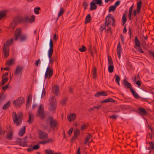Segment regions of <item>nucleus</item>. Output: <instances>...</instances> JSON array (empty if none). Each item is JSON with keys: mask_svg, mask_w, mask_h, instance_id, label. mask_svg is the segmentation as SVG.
<instances>
[{"mask_svg": "<svg viewBox=\"0 0 154 154\" xmlns=\"http://www.w3.org/2000/svg\"><path fill=\"white\" fill-rule=\"evenodd\" d=\"M117 54L118 55L119 59L121 58V54L122 52V50L121 48V46L120 43H119L117 48Z\"/></svg>", "mask_w": 154, "mask_h": 154, "instance_id": "dca6fc26", "label": "nucleus"}, {"mask_svg": "<svg viewBox=\"0 0 154 154\" xmlns=\"http://www.w3.org/2000/svg\"><path fill=\"white\" fill-rule=\"evenodd\" d=\"M53 73V71L52 69H50L49 66H48L46 70V72L45 74V79L50 78L52 76Z\"/></svg>", "mask_w": 154, "mask_h": 154, "instance_id": "423d86ee", "label": "nucleus"}, {"mask_svg": "<svg viewBox=\"0 0 154 154\" xmlns=\"http://www.w3.org/2000/svg\"><path fill=\"white\" fill-rule=\"evenodd\" d=\"M6 15V13L5 11L0 12V20Z\"/></svg>", "mask_w": 154, "mask_h": 154, "instance_id": "4c0bfd02", "label": "nucleus"}, {"mask_svg": "<svg viewBox=\"0 0 154 154\" xmlns=\"http://www.w3.org/2000/svg\"><path fill=\"white\" fill-rule=\"evenodd\" d=\"M138 113L141 116L146 115L147 114L146 109L144 108H139Z\"/></svg>", "mask_w": 154, "mask_h": 154, "instance_id": "ddd939ff", "label": "nucleus"}, {"mask_svg": "<svg viewBox=\"0 0 154 154\" xmlns=\"http://www.w3.org/2000/svg\"><path fill=\"white\" fill-rule=\"evenodd\" d=\"M135 45L137 46H138V47L140 46V42L138 39L137 36H136L135 37Z\"/></svg>", "mask_w": 154, "mask_h": 154, "instance_id": "7c9ffc66", "label": "nucleus"}, {"mask_svg": "<svg viewBox=\"0 0 154 154\" xmlns=\"http://www.w3.org/2000/svg\"><path fill=\"white\" fill-rule=\"evenodd\" d=\"M122 19L123 24H124L125 23L127 20L126 17L125 16L124 14L123 16Z\"/></svg>", "mask_w": 154, "mask_h": 154, "instance_id": "6e6d98bb", "label": "nucleus"}, {"mask_svg": "<svg viewBox=\"0 0 154 154\" xmlns=\"http://www.w3.org/2000/svg\"><path fill=\"white\" fill-rule=\"evenodd\" d=\"M90 10H94L96 9L97 6L92 1L90 3Z\"/></svg>", "mask_w": 154, "mask_h": 154, "instance_id": "b1692460", "label": "nucleus"}, {"mask_svg": "<svg viewBox=\"0 0 154 154\" xmlns=\"http://www.w3.org/2000/svg\"><path fill=\"white\" fill-rule=\"evenodd\" d=\"M24 102V98L21 97L18 98L17 100H14L13 103L14 106L17 107H19Z\"/></svg>", "mask_w": 154, "mask_h": 154, "instance_id": "7ed1b4c3", "label": "nucleus"}, {"mask_svg": "<svg viewBox=\"0 0 154 154\" xmlns=\"http://www.w3.org/2000/svg\"><path fill=\"white\" fill-rule=\"evenodd\" d=\"M8 72H6L3 74L2 77V78H4L5 77H7V76L8 75Z\"/></svg>", "mask_w": 154, "mask_h": 154, "instance_id": "338daca9", "label": "nucleus"}, {"mask_svg": "<svg viewBox=\"0 0 154 154\" xmlns=\"http://www.w3.org/2000/svg\"><path fill=\"white\" fill-rule=\"evenodd\" d=\"M10 104V101H9L5 104L3 107V109H7L9 106Z\"/></svg>", "mask_w": 154, "mask_h": 154, "instance_id": "72a5a7b5", "label": "nucleus"}, {"mask_svg": "<svg viewBox=\"0 0 154 154\" xmlns=\"http://www.w3.org/2000/svg\"><path fill=\"white\" fill-rule=\"evenodd\" d=\"M64 12L63 9L61 8H60V10L59 11L58 14V18L62 15Z\"/></svg>", "mask_w": 154, "mask_h": 154, "instance_id": "c03bdc74", "label": "nucleus"}, {"mask_svg": "<svg viewBox=\"0 0 154 154\" xmlns=\"http://www.w3.org/2000/svg\"><path fill=\"white\" fill-rule=\"evenodd\" d=\"M92 2L96 5L97 4L100 6L102 4V0H93Z\"/></svg>", "mask_w": 154, "mask_h": 154, "instance_id": "cd10ccee", "label": "nucleus"}, {"mask_svg": "<svg viewBox=\"0 0 154 154\" xmlns=\"http://www.w3.org/2000/svg\"><path fill=\"white\" fill-rule=\"evenodd\" d=\"M123 84L128 88H131V84L127 81L125 79L123 80Z\"/></svg>", "mask_w": 154, "mask_h": 154, "instance_id": "4be33fe9", "label": "nucleus"}, {"mask_svg": "<svg viewBox=\"0 0 154 154\" xmlns=\"http://www.w3.org/2000/svg\"><path fill=\"white\" fill-rule=\"evenodd\" d=\"M20 38V41L22 42L25 41L27 39V37L25 35H22Z\"/></svg>", "mask_w": 154, "mask_h": 154, "instance_id": "c9c22d12", "label": "nucleus"}, {"mask_svg": "<svg viewBox=\"0 0 154 154\" xmlns=\"http://www.w3.org/2000/svg\"><path fill=\"white\" fill-rule=\"evenodd\" d=\"M21 29L20 28L16 29L14 34V39L15 41H17L21 36Z\"/></svg>", "mask_w": 154, "mask_h": 154, "instance_id": "1a4fd4ad", "label": "nucleus"}, {"mask_svg": "<svg viewBox=\"0 0 154 154\" xmlns=\"http://www.w3.org/2000/svg\"><path fill=\"white\" fill-rule=\"evenodd\" d=\"M3 52L4 54V56L5 58H7L9 55V49L8 48H5V47H3Z\"/></svg>", "mask_w": 154, "mask_h": 154, "instance_id": "aec40b11", "label": "nucleus"}, {"mask_svg": "<svg viewBox=\"0 0 154 154\" xmlns=\"http://www.w3.org/2000/svg\"><path fill=\"white\" fill-rule=\"evenodd\" d=\"M74 136L72 138V139H76L78 136L80 134V130L78 128H76L75 129L74 131Z\"/></svg>", "mask_w": 154, "mask_h": 154, "instance_id": "6ab92c4d", "label": "nucleus"}, {"mask_svg": "<svg viewBox=\"0 0 154 154\" xmlns=\"http://www.w3.org/2000/svg\"><path fill=\"white\" fill-rule=\"evenodd\" d=\"M86 128V125H82L81 127V130H83L85 129Z\"/></svg>", "mask_w": 154, "mask_h": 154, "instance_id": "0e129e2a", "label": "nucleus"}, {"mask_svg": "<svg viewBox=\"0 0 154 154\" xmlns=\"http://www.w3.org/2000/svg\"><path fill=\"white\" fill-rule=\"evenodd\" d=\"M50 101L51 103H50L49 109L51 112L54 111L56 109L55 100L54 97L52 96L50 99Z\"/></svg>", "mask_w": 154, "mask_h": 154, "instance_id": "20e7f679", "label": "nucleus"}, {"mask_svg": "<svg viewBox=\"0 0 154 154\" xmlns=\"http://www.w3.org/2000/svg\"><path fill=\"white\" fill-rule=\"evenodd\" d=\"M35 17L34 15H32L31 17V18L29 20V21L30 23H32L34 22L35 21Z\"/></svg>", "mask_w": 154, "mask_h": 154, "instance_id": "5fc2aeb1", "label": "nucleus"}, {"mask_svg": "<svg viewBox=\"0 0 154 154\" xmlns=\"http://www.w3.org/2000/svg\"><path fill=\"white\" fill-rule=\"evenodd\" d=\"M109 26H105V29L107 32H109L110 33V34H112V32L111 31H110L111 29V28L109 27Z\"/></svg>", "mask_w": 154, "mask_h": 154, "instance_id": "de8ad7c7", "label": "nucleus"}, {"mask_svg": "<svg viewBox=\"0 0 154 154\" xmlns=\"http://www.w3.org/2000/svg\"><path fill=\"white\" fill-rule=\"evenodd\" d=\"M14 61V59H11L7 61L6 63V64L8 66H10L12 65V63Z\"/></svg>", "mask_w": 154, "mask_h": 154, "instance_id": "58836bf2", "label": "nucleus"}, {"mask_svg": "<svg viewBox=\"0 0 154 154\" xmlns=\"http://www.w3.org/2000/svg\"><path fill=\"white\" fill-rule=\"evenodd\" d=\"M17 23L14 20L9 25V28L10 29H14L16 26Z\"/></svg>", "mask_w": 154, "mask_h": 154, "instance_id": "a878e982", "label": "nucleus"}, {"mask_svg": "<svg viewBox=\"0 0 154 154\" xmlns=\"http://www.w3.org/2000/svg\"><path fill=\"white\" fill-rule=\"evenodd\" d=\"M106 100V103H108L109 102L114 103L115 102V100L112 98H108Z\"/></svg>", "mask_w": 154, "mask_h": 154, "instance_id": "09e8293b", "label": "nucleus"}, {"mask_svg": "<svg viewBox=\"0 0 154 154\" xmlns=\"http://www.w3.org/2000/svg\"><path fill=\"white\" fill-rule=\"evenodd\" d=\"M108 95V94L106 91H100L96 93L95 96L96 97H98L100 96H106Z\"/></svg>", "mask_w": 154, "mask_h": 154, "instance_id": "f3484780", "label": "nucleus"}, {"mask_svg": "<svg viewBox=\"0 0 154 154\" xmlns=\"http://www.w3.org/2000/svg\"><path fill=\"white\" fill-rule=\"evenodd\" d=\"M39 138L45 140L48 137V134L45 132L40 131L39 133Z\"/></svg>", "mask_w": 154, "mask_h": 154, "instance_id": "4468645a", "label": "nucleus"}, {"mask_svg": "<svg viewBox=\"0 0 154 154\" xmlns=\"http://www.w3.org/2000/svg\"><path fill=\"white\" fill-rule=\"evenodd\" d=\"M108 62L109 66L113 65L112 60L111 58L110 57V56H109L108 57Z\"/></svg>", "mask_w": 154, "mask_h": 154, "instance_id": "f704fd0d", "label": "nucleus"}, {"mask_svg": "<svg viewBox=\"0 0 154 154\" xmlns=\"http://www.w3.org/2000/svg\"><path fill=\"white\" fill-rule=\"evenodd\" d=\"M14 20H15L17 23L23 22V17L19 16L16 17L14 19Z\"/></svg>", "mask_w": 154, "mask_h": 154, "instance_id": "393cba45", "label": "nucleus"}, {"mask_svg": "<svg viewBox=\"0 0 154 154\" xmlns=\"http://www.w3.org/2000/svg\"><path fill=\"white\" fill-rule=\"evenodd\" d=\"M7 138L9 140H11L12 138V135L11 133H9L7 135Z\"/></svg>", "mask_w": 154, "mask_h": 154, "instance_id": "3c124183", "label": "nucleus"}, {"mask_svg": "<svg viewBox=\"0 0 154 154\" xmlns=\"http://www.w3.org/2000/svg\"><path fill=\"white\" fill-rule=\"evenodd\" d=\"M48 122L51 128H54L56 127L57 122L55 120H54L52 117L49 118Z\"/></svg>", "mask_w": 154, "mask_h": 154, "instance_id": "9d476101", "label": "nucleus"}, {"mask_svg": "<svg viewBox=\"0 0 154 154\" xmlns=\"http://www.w3.org/2000/svg\"><path fill=\"white\" fill-rule=\"evenodd\" d=\"M8 80V78L7 77L2 78V80L0 83V86H2L4 85V84L7 82Z\"/></svg>", "mask_w": 154, "mask_h": 154, "instance_id": "c85d7f7f", "label": "nucleus"}, {"mask_svg": "<svg viewBox=\"0 0 154 154\" xmlns=\"http://www.w3.org/2000/svg\"><path fill=\"white\" fill-rule=\"evenodd\" d=\"M149 144L150 147L152 149H154V143L149 142Z\"/></svg>", "mask_w": 154, "mask_h": 154, "instance_id": "4d7b16f0", "label": "nucleus"}, {"mask_svg": "<svg viewBox=\"0 0 154 154\" xmlns=\"http://www.w3.org/2000/svg\"><path fill=\"white\" fill-rule=\"evenodd\" d=\"M33 119V116L32 114H29V118L28 120V122L30 123L32 121Z\"/></svg>", "mask_w": 154, "mask_h": 154, "instance_id": "37998d69", "label": "nucleus"}, {"mask_svg": "<svg viewBox=\"0 0 154 154\" xmlns=\"http://www.w3.org/2000/svg\"><path fill=\"white\" fill-rule=\"evenodd\" d=\"M40 9V8L39 7L35 8L34 10V12L36 14H39L38 10H39Z\"/></svg>", "mask_w": 154, "mask_h": 154, "instance_id": "603ef678", "label": "nucleus"}, {"mask_svg": "<svg viewBox=\"0 0 154 154\" xmlns=\"http://www.w3.org/2000/svg\"><path fill=\"white\" fill-rule=\"evenodd\" d=\"M13 38H11L10 40H8L5 43H4L3 47H5V48H8V47L13 44Z\"/></svg>", "mask_w": 154, "mask_h": 154, "instance_id": "2eb2a0df", "label": "nucleus"}, {"mask_svg": "<svg viewBox=\"0 0 154 154\" xmlns=\"http://www.w3.org/2000/svg\"><path fill=\"white\" fill-rule=\"evenodd\" d=\"M115 76L116 77V81L118 84L120 85L119 81L120 80V78L119 76L117 75H115Z\"/></svg>", "mask_w": 154, "mask_h": 154, "instance_id": "ea45409f", "label": "nucleus"}, {"mask_svg": "<svg viewBox=\"0 0 154 154\" xmlns=\"http://www.w3.org/2000/svg\"><path fill=\"white\" fill-rule=\"evenodd\" d=\"M73 130V128H72L69 130L67 134L69 135V136H70L72 133Z\"/></svg>", "mask_w": 154, "mask_h": 154, "instance_id": "864d4df0", "label": "nucleus"}, {"mask_svg": "<svg viewBox=\"0 0 154 154\" xmlns=\"http://www.w3.org/2000/svg\"><path fill=\"white\" fill-rule=\"evenodd\" d=\"M39 146L38 145H35L33 146V149L35 150H37L39 149Z\"/></svg>", "mask_w": 154, "mask_h": 154, "instance_id": "052dcab7", "label": "nucleus"}, {"mask_svg": "<svg viewBox=\"0 0 154 154\" xmlns=\"http://www.w3.org/2000/svg\"><path fill=\"white\" fill-rule=\"evenodd\" d=\"M92 136L90 134H89L86 136L84 142V144L85 146L87 145V143H91L92 141V140H91V141H90V140L92 138Z\"/></svg>", "mask_w": 154, "mask_h": 154, "instance_id": "f8f14e48", "label": "nucleus"}, {"mask_svg": "<svg viewBox=\"0 0 154 154\" xmlns=\"http://www.w3.org/2000/svg\"><path fill=\"white\" fill-rule=\"evenodd\" d=\"M23 114L20 112L17 114L15 112H13L12 113V119L14 123L17 126L20 125L22 121Z\"/></svg>", "mask_w": 154, "mask_h": 154, "instance_id": "f257e3e1", "label": "nucleus"}, {"mask_svg": "<svg viewBox=\"0 0 154 154\" xmlns=\"http://www.w3.org/2000/svg\"><path fill=\"white\" fill-rule=\"evenodd\" d=\"M76 116V115L74 113H71L70 114L68 117V121L70 122L73 121L75 118Z\"/></svg>", "mask_w": 154, "mask_h": 154, "instance_id": "a211bd4d", "label": "nucleus"}, {"mask_svg": "<svg viewBox=\"0 0 154 154\" xmlns=\"http://www.w3.org/2000/svg\"><path fill=\"white\" fill-rule=\"evenodd\" d=\"M23 67L20 66H17L15 69V74L17 76L20 77L22 75V71Z\"/></svg>", "mask_w": 154, "mask_h": 154, "instance_id": "6e6552de", "label": "nucleus"}, {"mask_svg": "<svg viewBox=\"0 0 154 154\" xmlns=\"http://www.w3.org/2000/svg\"><path fill=\"white\" fill-rule=\"evenodd\" d=\"M55 141V139L53 138H49L46 140L47 143H52Z\"/></svg>", "mask_w": 154, "mask_h": 154, "instance_id": "49530a36", "label": "nucleus"}, {"mask_svg": "<svg viewBox=\"0 0 154 154\" xmlns=\"http://www.w3.org/2000/svg\"><path fill=\"white\" fill-rule=\"evenodd\" d=\"M85 9H86L88 6V4L87 3H84L83 5Z\"/></svg>", "mask_w": 154, "mask_h": 154, "instance_id": "69168bd1", "label": "nucleus"}, {"mask_svg": "<svg viewBox=\"0 0 154 154\" xmlns=\"http://www.w3.org/2000/svg\"><path fill=\"white\" fill-rule=\"evenodd\" d=\"M66 101L67 99L66 98L64 99L61 101V104L63 105H64L66 103Z\"/></svg>", "mask_w": 154, "mask_h": 154, "instance_id": "13d9d810", "label": "nucleus"}, {"mask_svg": "<svg viewBox=\"0 0 154 154\" xmlns=\"http://www.w3.org/2000/svg\"><path fill=\"white\" fill-rule=\"evenodd\" d=\"M137 49L139 52L141 53H143V51L142 50V48L140 47V46L138 47V48H137Z\"/></svg>", "mask_w": 154, "mask_h": 154, "instance_id": "680f3d73", "label": "nucleus"}, {"mask_svg": "<svg viewBox=\"0 0 154 154\" xmlns=\"http://www.w3.org/2000/svg\"><path fill=\"white\" fill-rule=\"evenodd\" d=\"M116 7L114 5H112L110 6L109 9V11L110 12V11H114L116 9Z\"/></svg>", "mask_w": 154, "mask_h": 154, "instance_id": "79ce46f5", "label": "nucleus"}, {"mask_svg": "<svg viewBox=\"0 0 154 154\" xmlns=\"http://www.w3.org/2000/svg\"><path fill=\"white\" fill-rule=\"evenodd\" d=\"M49 46L50 48L48 51V58H50L51 57L53 52V44L52 40L51 39H50L49 41Z\"/></svg>", "mask_w": 154, "mask_h": 154, "instance_id": "39448f33", "label": "nucleus"}, {"mask_svg": "<svg viewBox=\"0 0 154 154\" xmlns=\"http://www.w3.org/2000/svg\"><path fill=\"white\" fill-rule=\"evenodd\" d=\"M29 19V17L28 16H26L23 17V22H26Z\"/></svg>", "mask_w": 154, "mask_h": 154, "instance_id": "8fccbe9b", "label": "nucleus"}, {"mask_svg": "<svg viewBox=\"0 0 154 154\" xmlns=\"http://www.w3.org/2000/svg\"><path fill=\"white\" fill-rule=\"evenodd\" d=\"M37 116L41 119H43L44 117L43 109L42 108V105H41L39 107Z\"/></svg>", "mask_w": 154, "mask_h": 154, "instance_id": "0eeeda50", "label": "nucleus"}, {"mask_svg": "<svg viewBox=\"0 0 154 154\" xmlns=\"http://www.w3.org/2000/svg\"><path fill=\"white\" fill-rule=\"evenodd\" d=\"M115 22V20L114 17L109 14L105 19V26H109V25L112 24V26H113Z\"/></svg>", "mask_w": 154, "mask_h": 154, "instance_id": "f03ea898", "label": "nucleus"}, {"mask_svg": "<svg viewBox=\"0 0 154 154\" xmlns=\"http://www.w3.org/2000/svg\"><path fill=\"white\" fill-rule=\"evenodd\" d=\"M53 92L56 95H57L59 92V87L57 85H55L52 88Z\"/></svg>", "mask_w": 154, "mask_h": 154, "instance_id": "412c9836", "label": "nucleus"}, {"mask_svg": "<svg viewBox=\"0 0 154 154\" xmlns=\"http://www.w3.org/2000/svg\"><path fill=\"white\" fill-rule=\"evenodd\" d=\"M97 71L96 68L95 67L94 68L93 70V71L92 74L93 75V77L94 78L96 79L97 77V74H96Z\"/></svg>", "mask_w": 154, "mask_h": 154, "instance_id": "e433bc0d", "label": "nucleus"}, {"mask_svg": "<svg viewBox=\"0 0 154 154\" xmlns=\"http://www.w3.org/2000/svg\"><path fill=\"white\" fill-rule=\"evenodd\" d=\"M142 2H140L137 4V14H139L140 13V9L142 7Z\"/></svg>", "mask_w": 154, "mask_h": 154, "instance_id": "bb28decb", "label": "nucleus"}, {"mask_svg": "<svg viewBox=\"0 0 154 154\" xmlns=\"http://www.w3.org/2000/svg\"><path fill=\"white\" fill-rule=\"evenodd\" d=\"M91 15L90 14H88L85 18V23H87L89 22L91 20Z\"/></svg>", "mask_w": 154, "mask_h": 154, "instance_id": "473e14b6", "label": "nucleus"}, {"mask_svg": "<svg viewBox=\"0 0 154 154\" xmlns=\"http://www.w3.org/2000/svg\"><path fill=\"white\" fill-rule=\"evenodd\" d=\"M120 3V2L119 1H118L116 2L114 6L116 7V6L119 5Z\"/></svg>", "mask_w": 154, "mask_h": 154, "instance_id": "774afa93", "label": "nucleus"}, {"mask_svg": "<svg viewBox=\"0 0 154 154\" xmlns=\"http://www.w3.org/2000/svg\"><path fill=\"white\" fill-rule=\"evenodd\" d=\"M130 91L132 93V94L135 97L137 98L139 97V96L136 92L133 89L131 88Z\"/></svg>", "mask_w": 154, "mask_h": 154, "instance_id": "c756f323", "label": "nucleus"}, {"mask_svg": "<svg viewBox=\"0 0 154 154\" xmlns=\"http://www.w3.org/2000/svg\"><path fill=\"white\" fill-rule=\"evenodd\" d=\"M114 69L113 65L109 66L108 68V70L109 72L110 73H112L113 72Z\"/></svg>", "mask_w": 154, "mask_h": 154, "instance_id": "a19ab883", "label": "nucleus"}, {"mask_svg": "<svg viewBox=\"0 0 154 154\" xmlns=\"http://www.w3.org/2000/svg\"><path fill=\"white\" fill-rule=\"evenodd\" d=\"M26 127L23 126L20 130L19 133V135L20 136H23L25 133Z\"/></svg>", "mask_w": 154, "mask_h": 154, "instance_id": "5701e85b", "label": "nucleus"}, {"mask_svg": "<svg viewBox=\"0 0 154 154\" xmlns=\"http://www.w3.org/2000/svg\"><path fill=\"white\" fill-rule=\"evenodd\" d=\"M45 154H53L54 151L51 149H47L45 150Z\"/></svg>", "mask_w": 154, "mask_h": 154, "instance_id": "2f4dec72", "label": "nucleus"}, {"mask_svg": "<svg viewBox=\"0 0 154 154\" xmlns=\"http://www.w3.org/2000/svg\"><path fill=\"white\" fill-rule=\"evenodd\" d=\"M26 137L24 138L21 139L18 138L17 139V142H19L20 143V145L22 146H26V143H27V140H26Z\"/></svg>", "mask_w": 154, "mask_h": 154, "instance_id": "9b49d317", "label": "nucleus"}, {"mask_svg": "<svg viewBox=\"0 0 154 154\" xmlns=\"http://www.w3.org/2000/svg\"><path fill=\"white\" fill-rule=\"evenodd\" d=\"M50 58H49V63L52 64L54 62L55 59L54 58H52L51 59Z\"/></svg>", "mask_w": 154, "mask_h": 154, "instance_id": "bf43d9fd", "label": "nucleus"}, {"mask_svg": "<svg viewBox=\"0 0 154 154\" xmlns=\"http://www.w3.org/2000/svg\"><path fill=\"white\" fill-rule=\"evenodd\" d=\"M133 8V5H132L130 8L129 11V14H132V10Z\"/></svg>", "mask_w": 154, "mask_h": 154, "instance_id": "e2e57ef3", "label": "nucleus"}, {"mask_svg": "<svg viewBox=\"0 0 154 154\" xmlns=\"http://www.w3.org/2000/svg\"><path fill=\"white\" fill-rule=\"evenodd\" d=\"M86 49V48L84 45H82V48L79 49V50L81 52H84L85 51Z\"/></svg>", "mask_w": 154, "mask_h": 154, "instance_id": "a18cd8bd", "label": "nucleus"}]
</instances>
